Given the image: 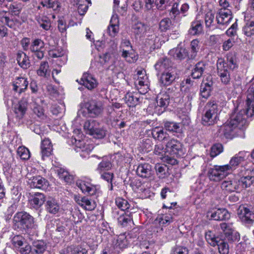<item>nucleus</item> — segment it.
<instances>
[{
	"instance_id": "obj_10",
	"label": "nucleus",
	"mask_w": 254,
	"mask_h": 254,
	"mask_svg": "<svg viewBox=\"0 0 254 254\" xmlns=\"http://www.w3.org/2000/svg\"><path fill=\"white\" fill-rule=\"evenodd\" d=\"M247 153L246 152H239L230 159L229 164L224 165L225 167H228L227 170L229 173L233 170L235 169L236 167L245 161Z\"/></svg>"
},
{
	"instance_id": "obj_31",
	"label": "nucleus",
	"mask_w": 254,
	"mask_h": 254,
	"mask_svg": "<svg viewBox=\"0 0 254 254\" xmlns=\"http://www.w3.org/2000/svg\"><path fill=\"white\" fill-rule=\"evenodd\" d=\"M236 128L231 126L228 122L221 127L220 130L226 138L232 139L235 136L234 130Z\"/></svg>"
},
{
	"instance_id": "obj_33",
	"label": "nucleus",
	"mask_w": 254,
	"mask_h": 254,
	"mask_svg": "<svg viewBox=\"0 0 254 254\" xmlns=\"http://www.w3.org/2000/svg\"><path fill=\"white\" fill-rule=\"evenodd\" d=\"M170 53L174 58L180 60H184L189 56L187 50L183 48L178 47L172 49L170 51Z\"/></svg>"
},
{
	"instance_id": "obj_23",
	"label": "nucleus",
	"mask_w": 254,
	"mask_h": 254,
	"mask_svg": "<svg viewBox=\"0 0 254 254\" xmlns=\"http://www.w3.org/2000/svg\"><path fill=\"white\" fill-rule=\"evenodd\" d=\"M221 188L228 192H232L237 191L240 187L238 182L234 180L223 182L221 184Z\"/></svg>"
},
{
	"instance_id": "obj_58",
	"label": "nucleus",
	"mask_w": 254,
	"mask_h": 254,
	"mask_svg": "<svg viewBox=\"0 0 254 254\" xmlns=\"http://www.w3.org/2000/svg\"><path fill=\"white\" fill-rule=\"evenodd\" d=\"M20 254H30L32 252L31 246L26 241L16 250Z\"/></svg>"
},
{
	"instance_id": "obj_17",
	"label": "nucleus",
	"mask_w": 254,
	"mask_h": 254,
	"mask_svg": "<svg viewBox=\"0 0 254 254\" xmlns=\"http://www.w3.org/2000/svg\"><path fill=\"white\" fill-rule=\"evenodd\" d=\"M77 187L80 188L84 193H87L90 195H93L97 192V189L95 186L90 183L85 181H80L76 183Z\"/></svg>"
},
{
	"instance_id": "obj_6",
	"label": "nucleus",
	"mask_w": 254,
	"mask_h": 254,
	"mask_svg": "<svg viewBox=\"0 0 254 254\" xmlns=\"http://www.w3.org/2000/svg\"><path fill=\"white\" fill-rule=\"evenodd\" d=\"M207 218L210 220L226 221L230 218V214L226 209H218L207 213Z\"/></svg>"
},
{
	"instance_id": "obj_30",
	"label": "nucleus",
	"mask_w": 254,
	"mask_h": 254,
	"mask_svg": "<svg viewBox=\"0 0 254 254\" xmlns=\"http://www.w3.org/2000/svg\"><path fill=\"white\" fill-rule=\"evenodd\" d=\"M47 245L43 241H36L33 243V254H43L46 250Z\"/></svg>"
},
{
	"instance_id": "obj_25",
	"label": "nucleus",
	"mask_w": 254,
	"mask_h": 254,
	"mask_svg": "<svg viewBox=\"0 0 254 254\" xmlns=\"http://www.w3.org/2000/svg\"><path fill=\"white\" fill-rule=\"evenodd\" d=\"M34 218L25 211L18 212L13 217L14 222H33Z\"/></svg>"
},
{
	"instance_id": "obj_8",
	"label": "nucleus",
	"mask_w": 254,
	"mask_h": 254,
	"mask_svg": "<svg viewBox=\"0 0 254 254\" xmlns=\"http://www.w3.org/2000/svg\"><path fill=\"white\" fill-rule=\"evenodd\" d=\"M75 150L80 154L82 158L87 157L93 149L92 145L86 144L84 141L74 138Z\"/></svg>"
},
{
	"instance_id": "obj_18",
	"label": "nucleus",
	"mask_w": 254,
	"mask_h": 254,
	"mask_svg": "<svg viewBox=\"0 0 254 254\" xmlns=\"http://www.w3.org/2000/svg\"><path fill=\"white\" fill-rule=\"evenodd\" d=\"M60 209V205L55 199L49 198L46 201L45 209L48 212L55 214L59 211Z\"/></svg>"
},
{
	"instance_id": "obj_63",
	"label": "nucleus",
	"mask_w": 254,
	"mask_h": 254,
	"mask_svg": "<svg viewBox=\"0 0 254 254\" xmlns=\"http://www.w3.org/2000/svg\"><path fill=\"white\" fill-rule=\"evenodd\" d=\"M171 22L170 19L165 18L160 22V30L162 31H166L170 27Z\"/></svg>"
},
{
	"instance_id": "obj_1",
	"label": "nucleus",
	"mask_w": 254,
	"mask_h": 254,
	"mask_svg": "<svg viewBox=\"0 0 254 254\" xmlns=\"http://www.w3.org/2000/svg\"><path fill=\"white\" fill-rule=\"evenodd\" d=\"M246 116L254 117V81H252L247 92L246 109L239 112L235 111L228 122L233 127L241 128L246 124Z\"/></svg>"
},
{
	"instance_id": "obj_3",
	"label": "nucleus",
	"mask_w": 254,
	"mask_h": 254,
	"mask_svg": "<svg viewBox=\"0 0 254 254\" xmlns=\"http://www.w3.org/2000/svg\"><path fill=\"white\" fill-rule=\"evenodd\" d=\"M161 150L164 153L177 154L182 149V144L176 139L169 140L166 136L163 137L161 140Z\"/></svg>"
},
{
	"instance_id": "obj_32",
	"label": "nucleus",
	"mask_w": 254,
	"mask_h": 254,
	"mask_svg": "<svg viewBox=\"0 0 254 254\" xmlns=\"http://www.w3.org/2000/svg\"><path fill=\"white\" fill-rule=\"evenodd\" d=\"M56 172L59 178L66 183L71 184L73 181V176L70 174L65 169L62 168H58Z\"/></svg>"
},
{
	"instance_id": "obj_7",
	"label": "nucleus",
	"mask_w": 254,
	"mask_h": 254,
	"mask_svg": "<svg viewBox=\"0 0 254 254\" xmlns=\"http://www.w3.org/2000/svg\"><path fill=\"white\" fill-rule=\"evenodd\" d=\"M45 44L44 42L39 39H35L31 43L29 49L33 53V56L37 57L38 59H42L44 56V49Z\"/></svg>"
},
{
	"instance_id": "obj_48",
	"label": "nucleus",
	"mask_w": 254,
	"mask_h": 254,
	"mask_svg": "<svg viewBox=\"0 0 254 254\" xmlns=\"http://www.w3.org/2000/svg\"><path fill=\"white\" fill-rule=\"evenodd\" d=\"M164 127L166 130L169 131L181 132L182 131L179 125L174 122H166L164 124Z\"/></svg>"
},
{
	"instance_id": "obj_49",
	"label": "nucleus",
	"mask_w": 254,
	"mask_h": 254,
	"mask_svg": "<svg viewBox=\"0 0 254 254\" xmlns=\"http://www.w3.org/2000/svg\"><path fill=\"white\" fill-rule=\"evenodd\" d=\"M218 246V251L220 254H228L229 247L227 242L223 240H219V243L216 245Z\"/></svg>"
},
{
	"instance_id": "obj_38",
	"label": "nucleus",
	"mask_w": 254,
	"mask_h": 254,
	"mask_svg": "<svg viewBox=\"0 0 254 254\" xmlns=\"http://www.w3.org/2000/svg\"><path fill=\"white\" fill-rule=\"evenodd\" d=\"M112 167L110 161L107 157H103L102 161L98 165L97 171L101 173L109 171Z\"/></svg>"
},
{
	"instance_id": "obj_11",
	"label": "nucleus",
	"mask_w": 254,
	"mask_h": 254,
	"mask_svg": "<svg viewBox=\"0 0 254 254\" xmlns=\"http://www.w3.org/2000/svg\"><path fill=\"white\" fill-rule=\"evenodd\" d=\"M87 108L90 116L95 117L99 116L102 112L103 105L100 101L92 100L88 103Z\"/></svg>"
},
{
	"instance_id": "obj_39",
	"label": "nucleus",
	"mask_w": 254,
	"mask_h": 254,
	"mask_svg": "<svg viewBox=\"0 0 254 254\" xmlns=\"http://www.w3.org/2000/svg\"><path fill=\"white\" fill-rule=\"evenodd\" d=\"M128 244L129 242L126 233L121 234L118 236L115 244L116 247L120 249H124L127 248Z\"/></svg>"
},
{
	"instance_id": "obj_40",
	"label": "nucleus",
	"mask_w": 254,
	"mask_h": 254,
	"mask_svg": "<svg viewBox=\"0 0 254 254\" xmlns=\"http://www.w3.org/2000/svg\"><path fill=\"white\" fill-rule=\"evenodd\" d=\"M238 182L239 187L241 186L242 188H247L254 183V176L243 177Z\"/></svg>"
},
{
	"instance_id": "obj_4",
	"label": "nucleus",
	"mask_w": 254,
	"mask_h": 254,
	"mask_svg": "<svg viewBox=\"0 0 254 254\" xmlns=\"http://www.w3.org/2000/svg\"><path fill=\"white\" fill-rule=\"evenodd\" d=\"M228 168L225 165H215L213 168L208 169L207 176L212 181L219 182L228 175L229 172Z\"/></svg>"
},
{
	"instance_id": "obj_64",
	"label": "nucleus",
	"mask_w": 254,
	"mask_h": 254,
	"mask_svg": "<svg viewBox=\"0 0 254 254\" xmlns=\"http://www.w3.org/2000/svg\"><path fill=\"white\" fill-rule=\"evenodd\" d=\"M171 254H188V251L185 247L177 246L172 249Z\"/></svg>"
},
{
	"instance_id": "obj_9",
	"label": "nucleus",
	"mask_w": 254,
	"mask_h": 254,
	"mask_svg": "<svg viewBox=\"0 0 254 254\" xmlns=\"http://www.w3.org/2000/svg\"><path fill=\"white\" fill-rule=\"evenodd\" d=\"M216 18L218 24L227 26L233 19L232 11L230 9H219Z\"/></svg>"
},
{
	"instance_id": "obj_45",
	"label": "nucleus",
	"mask_w": 254,
	"mask_h": 254,
	"mask_svg": "<svg viewBox=\"0 0 254 254\" xmlns=\"http://www.w3.org/2000/svg\"><path fill=\"white\" fill-rule=\"evenodd\" d=\"M49 64L47 62L41 63L39 69L37 70V74L41 77H47L49 75L48 73Z\"/></svg>"
},
{
	"instance_id": "obj_24",
	"label": "nucleus",
	"mask_w": 254,
	"mask_h": 254,
	"mask_svg": "<svg viewBox=\"0 0 254 254\" xmlns=\"http://www.w3.org/2000/svg\"><path fill=\"white\" fill-rule=\"evenodd\" d=\"M76 202L81 206L87 210H92L95 209L96 204L95 201L89 200L86 197L76 198Z\"/></svg>"
},
{
	"instance_id": "obj_26",
	"label": "nucleus",
	"mask_w": 254,
	"mask_h": 254,
	"mask_svg": "<svg viewBox=\"0 0 254 254\" xmlns=\"http://www.w3.org/2000/svg\"><path fill=\"white\" fill-rule=\"evenodd\" d=\"M119 20L113 16L110 20V25L108 27V32L112 37H115L119 31Z\"/></svg>"
},
{
	"instance_id": "obj_27",
	"label": "nucleus",
	"mask_w": 254,
	"mask_h": 254,
	"mask_svg": "<svg viewBox=\"0 0 254 254\" xmlns=\"http://www.w3.org/2000/svg\"><path fill=\"white\" fill-rule=\"evenodd\" d=\"M138 94H134L133 93L128 92L125 96V100L129 107H135L140 103L139 97Z\"/></svg>"
},
{
	"instance_id": "obj_42",
	"label": "nucleus",
	"mask_w": 254,
	"mask_h": 254,
	"mask_svg": "<svg viewBox=\"0 0 254 254\" xmlns=\"http://www.w3.org/2000/svg\"><path fill=\"white\" fill-rule=\"evenodd\" d=\"M33 223H15V227H16L19 231L23 233L30 234L32 232V229L34 227Z\"/></svg>"
},
{
	"instance_id": "obj_57",
	"label": "nucleus",
	"mask_w": 254,
	"mask_h": 254,
	"mask_svg": "<svg viewBox=\"0 0 254 254\" xmlns=\"http://www.w3.org/2000/svg\"><path fill=\"white\" fill-rule=\"evenodd\" d=\"M232 223H220V229L224 234L225 237L229 236L230 233H232L234 228L232 227Z\"/></svg>"
},
{
	"instance_id": "obj_28",
	"label": "nucleus",
	"mask_w": 254,
	"mask_h": 254,
	"mask_svg": "<svg viewBox=\"0 0 254 254\" xmlns=\"http://www.w3.org/2000/svg\"><path fill=\"white\" fill-rule=\"evenodd\" d=\"M128 0H114V10L124 15L127 10Z\"/></svg>"
},
{
	"instance_id": "obj_14",
	"label": "nucleus",
	"mask_w": 254,
	"mask_h": 254,
	"mask_svg": "<svg viewBox=\"0 0 254 254\" xmlns=\"http://www.w3.org/2000/svg\"><path fill=\"white\" fill-rule=\"evenodd\" d=\"M237 214L242 221L254 222V213L244 206H240L237 210Z\"/></svg>"
},
{
	"instance_id": "obj_61",
	"label": "nucleus",
	"mask_w": 254,
	"mask_h": 254,
	"mask_svg": "<svg viewBox=\"0 0 254 254\" xmlns=\"http://www.w3.org/2000/svg\"><path fill=\"white\" fill-rule=\"evenodd\" d=\"M33 112L38 118L41 120H44L46 118V116L44 114V109L42 107L39 105H36L33 108Z\"/></svg>"
},
{
	"instance_id": "obj_47",
	"label": "nucleus",
	"mask_w": 254,
	"mask_h": 254,
	"mask_svg": "<svg viewBox=\"0 0 254 254\" xmlns=\"http://www.w3.org/2000/svg\"><path fill=\"white\" fill-rule=\"evenodd\" d=\"M17 154L21 159L26 160L30 158V153L29 149L24 146H20L17 150Z\"/></svg>"
},
{
	"instance_id": "obj_59",
	"label": "nucleus",
	"mask_w": 254,
	"mask_h": 254,
	"mask_svg": "<svg viewBox=\"0 0 254 254\" xmlns=\"http://www.w3.org/2000/svg\"><path fill=\"white\" fill-rule=\"evenodd\" d=\"M22 6L21 3H13L9 5V9L12 14L18 15L20 13Z\"/></svg>"
},
{
	"instance_id": "obj_35",
	"label": "nucleus",
	"mask_w": 254,
	"mask_h": 254,
	"mask_svg": "<svg viewBox=\"0 0 254 254\" xmlns=\"http://www.w3.org/2000/svg\"><path fill=\"white\" fill-rule=\"evenodd\" d=\"M17 61L19 65L24 69H27L30 66V62L28 57L24 52H20L17 54Z\"/></svg>"
},
{
	"instance_id": "obj_51",
	"label": "nucleus",
	"mask_w": 254,
	"mask_h": 254,
	"mask_svg": "<svg viewBox=\"0 0 254 254\" xmlns=\"http://www.w3.org/2000/svg\"><path fill=\"white\" fill-rule=\"evenodd\" d=\"M115 203L118 207L122 210L125 211L129 208V204L128 201L122 197L116 198Z\"/></svg>"
},
{
	"instance_id": "obj_16",
	"label": "nucleus",
	"mask_w": 254,
	"mask_h": 254,
	"mask_svg": "<svg viewBox=\"0 0 254 254\" xmlns=\"http://www.w3.org/2000/svg\"><path fill=\"white\" fill-rule=\"evenodd\" d=\"M28 81L24 77H18L13 84V90L21 94L27 89Z\"/></svg>"
},
{
	"instance_id": "obj_62",
	"label": "nucleus",
	"mask_w": 254,
	"mask_h": 254,
	"mask_svg": "<svg viewBox=\"0 0 254 254\" xmlns=\"http://www.w3.org/2000/svg\"><path fill=\"white\" fill-rule=\"evenodd\" d=\"M215 16L212 11L207 12L205 16V23L206 26L209 27L212 25Z\"/></svg>"
},
{
	"instance_id": "obj_46",
	"label": "nucleus",
	"mask_w": 254,
	"mask_h": 254,
	"mask_svg": "<svg viewBox=\"0 0 254 254\" xmlns=\"http://www.w3.org/2000/svg\"><path fill=\"white\" fill-rule=\"evenodd\" d=\"M0 22L10 28L12 27L13 24V20L10 19L7 15V12L4 10H0Z\"/></svg>"
},
{
	"instance_id": "obj_41",
	"label": "nucleus",
	"mask_w": 254,
	"mask_h": 254,
	"mask_svg": "<svg viewBox=\"0 0 254 254\" xmlns=\"http://www.w3.org/2000/svg\"><path fill=\"white\" fill-rule=\"evenodd\" d=\"M190 54L189 56L190 60L194 59L199 49V41L197 39L193 40L190 43Z\"/></svg>"
},
{
	"instance_id": "obj_5",
	"label": "nucleus",
	"mask_w": 254,
	"mask_h": 254,
	"mask_svg": "<svg viewBox=\"0 0 254 254\" xmlns=\"http://www.w3.org/2000/svg\"><path fill=\"white\" fill-rule=\"evenodd\" d=\"M227 65L222 62V59H218L217 63V73L221 82L225 85L229 84L231 80L230 71L231 70L227 68Z\"/></svg>"
},
{
	"instance_id": "obj_53",
	"label": "nucleus",
	"mask_w": 254,
	"mask_h": 254,
	"mask_svg": "<svg viewBox=\"0 0 254 254\" xmlns=\"http://www.w3.org/2000/svg\"><path fill=\"white\" fill-rule=\"evenodd\" d=\"M67 254H88L85 249L75 247H68L66 249Z\"/></svg>"
},
{
	"instance_id": "obj_21",
	"label": "nucleus",
	"mask_w": 254,
	"mask_h": 254,
	"mask_svg": "<svg viewBox=\"0 0 254 254\" xmlns=\"http://www.w3.org/2000/svg\"><path fill=\"white\" fill-rule=\"evenodd\" d=\"M136 172L138 176L144 178H149L152 175L151 166L147 163L139 165Z\"/></svg>"
},
{
	"instance_id": "obj_29",
	"label": "nucleus",
	"mask_w": 254,
	"mask_h": 254,
	"mask_svg": "<svg viewBox=\"0 0 254 254\" xmlns=\"http://www.w3.org/2000/svg\"><path fill=\"white\" fill-rule=\"evenodd\" d=\"M205 69V64L202 62L197 63L192 69L191 76L193 79L200 78Z\"/></svg>"
},
{
	"instance_id": "obj_52",
	"label": "nucleus",
	"mask_w": 254,
	"mask_h": 254,
	"mask_svg": "<svg viewBox=\"0 0 254 254\" xmlns=\"http://www.w3.org/2000/svg\"><path fill=\"white\" fill-rule=\"evenodd\" d=\"M26 241L20 235H15L11 239V243L15 250L21 246Z\"/></svg>"
},
{
	"instance_id": "obj_20",
	"label": "nucleus",
	"mask_w": 254,
	"mask_h": 254,
	"mask_svg": "<svg viewBox=\"0 0 254 254\" xmlns=\"http://www.w3.org/2000/svg\"><path fill=\"white\" fill-rule=\"evenodd\" d=\"M41 149L43 159H44L45 157H48L52 154L53 145L49 139L45 138L42 141Z\"/></svg>"
},
{
	"instance_id": "obj_54",
	"label": "nucleus",
	"mask_w": 254,
	"mask_h": 254,
	"mask_svg": "<svg viewBox=\"0 0 254 254\" xmlns=\"http://www.w3.org/2000/svg\"><path fill=\"white\" fill-rule=\"evenodd\" d=\"M122 56L128 63H133L137 60V56L132 52L123 50Z\"/></svg>"
},
{
	"instance_id": "obj_19",
	"label": "nucleus",
	"mask_w": 254,
	"mask_h": 254,
	"mask_svg": "<svg viewBox=\"0 0 254 254\" xmlns=\"http://www.w3.org/2000/svg\"><path fill=\"white\" fill-rule=\"evenodd\" d=\"M176 76L174 72L171 70H165L161 74L160 81L165 86L171 84L175 80Z\"/></svg>"
},
{
	"instance_id": "obj_37",
	"label": "nucleus",
	"mask_w": 254,
	"mask_h": 254,
	"mask_svg": "<svg viewBox=\"0 0 254 254\" xmlns=\"http://www.w3.org/2000/svg\"><path fill=\"white\" fill-rule=\"evenodd\" d=\"M212 82L211 81L203 83L201 84L200 87V93L202 98L207 99L209 97L212 89Z\"/></svg>"
},
{
	"instance_id": "obj_13",
	"label": "nucleus",
	"mask_w": 254,
	"mask_h": 254,
	"mask_svg": "<svg viewBox=\"0 0 254 254\" xmlns=\"http://www.w3.org/2000/svg\"><path fill=\"white\" fill-rule=\"evenodd\" d=\"M29 201L33 208L38 209L46 201V197L42 193L36 192L31 195Z\"/></svg>"
},
{
	"instance_id": "obj_56",
	"label": "nucleus",
	"mask_w": 254,
	"mask_h": 254,
	"mask_svg": "<svg viewBox=\"0 0 254 254\" xmlns=\"http://www.w3.org/2000/svg\"><path fill=\"white\" fill-rule=\"evenodd\" d=\"M223 150V145L220 143L213 145L211 148L210 156L215 157L220 154Z\"/></svg>"
},
{
	"instance_id": "obj_12",
	"label": "nucleus",
	"mask_w": 254,
	"mask_h": 254,
	"mask_svg": "<svg viewBox=\"0 0 254 254\" xmlns=\"http://www.w3.org/2000/svg\"><path fill=\"white\" fill-rule=\"evenodd\" d=\"M77 81L90 90L95 88L97 85V82L95 78L92 75L88 73H84L80 81H78L77 80Z\"/></svg>"
},
{
	"instance_id": "obj_34",
	"label": "nucleus",
	"mask_w": 254,
	"mask_h": 254,
	"mask_svg": "<svg viewBox=\"0 0 254 254\" xmlns=\"http://www.w3.org/2000/svg\"><path fill=\"white\" fill-rule=\"evenodd\" d=\"M99 125V123L96 120H88L84 123L83 128L86 133L91 135L93 131H95Z\"/></svg>"
},
{
	"instance_id": "obj_15",
	"label": "nucleus",
	"mask_w": 254,
	"mask_h": 254,
	"mask_svg": "<svg viewBox=\"0 0 254 254\" xmlns=\"http://www.w3.org/2000/svg\"><path fill=\"white\" fill-rule=\"evenodd\" d=\"M49 185V182L40 176L33 177L30 183L31 187L42 190L47 189Z\"/></svg>"
},
{
	"instance_id": "obj_43",
	"label": "nucleus",
	"mask_w": 254,
	"mask_h": 254,
	"mask_svg": "<svg viewBox=\"0 0 254 254\" xmlns=\"http://www.w3.org/2000/svg\"><path fill=\"white\" fill-rule=\"evenodd\" d=\"M146 26L142 22L139 21H135L132 29L133 32L136 35H139L144 33L145 32Z\"/></svg>"
},
{
	"instance_id": "obj_44",
	"label": "nucleus",
	"mask_w": 254,
	"mask_h": 254,
	"mask_svg": "<svg viewBox=\"0 0 254 254\" xmlns=\"http://www.w3.org/2000/svg\"><path fill=\"white\" fill-rule=\"evenodd\" d=\"M243 31L244 34L248 37L254 35V21H251L247 22L243 28Z\"/></svg>"
},
{
	"instance_id": "obj_55",
	"label": "nucleus",
	"mask_w": 254,
	"mask_h": 254,
	"mask_svg": "<svg viewBox=\"0 0 254 254\" xmlns=\"http://www.w3.org/2000/svg\"><path fill=\"white\" fill-rule=\"evenodd\" d=\"M95 131H93L91 135H93L95 138H103L106 135L107 130L103 127H101L100 125L98 126Z\"/></svg>"
},
{
	"instance_id": "obj_50",
	"label": "nucleus",
	"mask_w": 254,
	"mask_h": 254,
	"mask_svg": "<svg viewBox=\"0 0 254 254\" xmlns=\"http://www.w3.org/2000/svg\"><path fill=\"white\" fill-rule=\"evenodd\" d=\"M37 21L40 26L45 30H48L51 27L50 19L46 16H42L37 19Z\"/></svg>"
},
{
	"instance_id": "obj_22",
	"label": "nucleus",
	"mask_w": 254,
	"mask_h": 254,
	"mask_svg": "<svg viewBox=\"0 0 254 254\" xmlns=\"http://www.w3.org/2000/svg\"><path fill=\"white\" fill-rule=\"evenodd\" d=\"M28 102L26 99H22L14 107V113L17 118H22L27 110Z\"/></svg>"
},
{
	"instance_id": "obj_36",
	"label": "nucleus",
	"mask_w": 254,
	"mask_h": 254,
	"mask_svg": "<svg viewBox=\"0 0 254 254\" xmlns=\"http://www.w3.org/2000/svg\"><path fill=\"white\" fill-rule=\"evenodd\" d=\"M202 30L203 27L201 22L196 20L191 22L189 32L191 35H197L200 34L202 32Z\"/></svg>"
},
{
	"instance_id": "obj_60",
	"label": "nucleus",
	"mask_w": 254,
	"mask_h": 254,
	"mask_svg": "<svg viewBox=\"0 0 254 254\" xmlns=\"http://www.w3.org/2000/svg\"><path fill=\"white\" fill-rule=\"evenodd\" d=\"M225 238L229 243H233L240 240V235L237 231L233 230L232 233H230L229 236H227Z\"/></svg>"
},
{
	"instance_id": "obj_2",
	"label": "nucleus",
	"mask_w": 254,
	"mask_h": 254,
	"mask_svg": "<svg viewBox=\"0 0 254 254\" xmlns=\"http://www.w3.org/2000/svg\"><path fill=\"white\" fill-rule=\"evenodd\" d=\"M204 113L202 117L204 126H211L215 124L218 115V106L215 100H210L204 107Z\"/></svg>"
}]
</instances>
